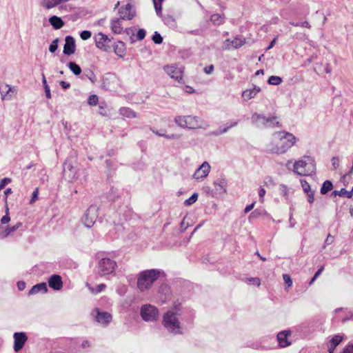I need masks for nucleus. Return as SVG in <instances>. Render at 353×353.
<instances>
[{
	"instance_id": "62",
	"label": "nucleus",
	"mask_w": 353,
	"mask_h": 353,
	"mask_svg": "<svg viewBox=\"0 0 353 353\" xmlns=\"http://www.w3.org/2000/svg\"><path fill=\"white\" fill-rule=\"evenodd\" d=\"M17 288L20 291L23 290L26 288V283L24 281H19L17 283Z\"/></svg>"
},
{
	"instance_id": "56",
	"label": "nucleus",
	"mask_w": 353,
	"mask_h": 353,
	"mask_svg": "<svg viewBox=\"0 0 353 353\" xmlns=\"http://www.w3.org/2000/svg\"><path fill=\"white\" fill-rule=\"evenodd\" d=\"M342 353H353V344L347 345L343 350Z\"/></svg>"
},
{
	"instance_id": "5",
	"label": "nucleus",
	"mask_w": 353,
	"mask_h": 353,
	"mask_svg": "<svg viewBox=\"0 0 353 353\" xmlns=\"http://www.w3.org/2000/svg\"><path fill=\"white\" fill-rule=\"evenodd\" d=\"M163 324L167 330L171 333L174 334L182 333L176 313L172 311H168L164 314L163 317Z\"/></svg>"
},
{
	"instance_id": "29",
	"label": "nucleus",
	"mask_w": 353,
	"mask_h": 353,
	"mask_svg": "<svg viewBox=\"0 0 353 353\" xmlns=\"http://www.w3.org/2000/svg\"><path fill=\"white\" fill-rule=\"evenodd\" d=\"M119 114L123 117H126L128 118H135L137 117V114L132 110L129 108L123 107L119 109Z\"/></svg>"
},
{
	"instance_id": "61",
	"label": "nucleus",
	"mask_w": 353,
	"mask_h": 353,
	"mask_svg": "<svg viewBox=\"0 0 353 353\" xmlns=\"http://www.w3.org/2000/svg\"><path fill=\"white\" fill-rule=\"evenodd\" d=\"M180 137L181 136L176 134H171L165 136V138L168 139H179Z\"/></svg>"
},
{
	"instance_id": "20",
	"label": "nucleus",
	"mask_w": 353,
	"mask_h": 353,
	"mask_svg": "<svg viewBox=\"0 0 353 353\" xmlns=\"http://www.w3.org/2000/svg\"><path fill=\"white\" fill-rule=\"evenodd\" d=\"M267 117L262 114L254 113L251 117L252 123L256 127L265 128Z\"/></svg>"
},
{
	"instance_id": "48",
	"label": "nucleus",
	"mask_w": 353,
	"mask_h": 353,
	"mask_svg": "<svg viewBox=\"0 0 353 353\" xmlns=\"http://www.w3.org/2000/svg\"><path fill=\"white\" fill-rule=\"evenodd\" d=\"M88 103L90 105H96L98 103V97L95 94L90 95L88 98Z\"/></svg>"
},
{
	"instance_id": "31",
	"label": "nucleus",
	"mask_w": 353,
	"mask_h": 353,
	"mask_svg": "<svg viewBox=\"0 0 353 353\" xmlns=\"http://www.w3.org/2000/svg\"><path fill=\"white\" fill-rule=\"evenodd\" d=\"M332 188H333L332 183L330 181L327 180V181L323 182V185H322V186L321 188V194H325L328 192L332 190Z\"/></svg>"
},
{
	"instance_id": "18",
	"label": "nucleus",
	"mask_w": 353,
	"mask_h": 353,
	"mask_svg": "<svg viewBox=\"0 0 353 353\" xmlns=\"http://www.w3.org/2000/svg\"><path fill=\"white\" fill-rule=\"evenodd\" d=\"M187 128L190 129H198L202 128V121L201 118L196 116H186Z\"/></svg>"
},
{
	"instance_id": "42",
	"label": "nucleus",
	"mask_w": 353,
	"mask_h": 353,
	"mask_svg": "<svg viewBox=\"0 0 353 353\" xmlns=\"http://www.w3.org/2000/svg\"><path fill=\"white\" fill-rule=\"evenodd\" d=\"M59 42V39L57 38L52 41L51 44L49 46V51L52 53H54L58 48V43Z\"/></svg>"
},
{
	"instance_id": "35",
	"label": "nucleus",
	"mask_w": 353,
	"mask_h": 353,
	"mask_svg": "<svg viewBox=\"0 0 353 353\" xmlns=\"http://www.w3.org/2000/svg\"><path fill=\"white\" fill-rule=\"evenodd\" d=\"M87 286L88 287L90 291L94 294H98L104 290L106 288V285L103 283L98 285L95 288L91 287L88 283L87 284Z\"/></svg>"
},
{
	"instance_id": "32",
	"label": "nucleus",
	"mask_w": 353,
	"mask_h": 353,
	"mask_svg": "<svg viewBox=\"0 0 353 353\" xmlns=\"http://www.w3.org/2000/svg\"><path fill=\"white\" fill-rule=\"evenodd\" d=\"M256 95V92L253 91L252 89L245 90L242 92V98L245 101L254 98Z\"/></svg>"
},
{
	"instance_id": "52",
	"label": "nucleus",
	"mask_w": 353,
	"mask_h": 353,
	"mask_svg": "<svg viewBox=\"0 0 353 353\" xmlns=\"http://www.w3.org/2000/svg\"><path fill=\"white\" fill-rule=\"evenodd\" d=\"M145 31L143 29H139L137 33V38L138 40L141 41L145 37Z\"/></svg>"
},
{
	"instance_id": "10",
	"label": "nucleus",
	"mask_w": 353,
	"mask_h": 353,
	"mask_svg": "<svg viewBox=\"0 0 353 353\" xmlns=\"http://www.w3.org/2000/svg\"><path fill=\"white\" fill-rule=\"evenodd\" d=\"M163 70L172 79H175L179 83L182 82L183 70L181 68H178L175 65H168L163 67Z\"/></svg>"
},
{
	"instance_id": "3",
	"label": "nucleus",
	"mask_w": 353,
	"mask_h": 353,
	"mask_svg": "<svg viewBox=\"0 0 353 353\" xmlns=\"http://www.w3.org/2000/svg\"><path fill=\"white\" fill-rule=\"evenodd\" d=\"M315 170V161L309 156H304L302 159L295 161L294 164V172L300 176L310 175L314 173Z\"/></svg>"
},
{
	"instance_id": "45",
	"label": "nucleus",
	"mask_w": 353,
	"mask_h": 353,
	"mask_svg": "<svg viewBox=\"0 0 353 353\" xmlns=\"http://www.w3.org/2000/svg\"><path fill=\"white\" fill-rule=\"evenodd\" d=\"M314 190H310L305 193L307 195V200L310 203H313L314 201Z\"/></svg>"
},
{
	"instance_id": "55",
	"label": "nucleus",
	"mask_w": 353,
	"mask_h": 353,
	"mask_svg": "<svg viewBox=\"0 0 353 353\" xmlns=\"http://www.w3.org/2000/svg\"><path fill=\"white\" fill-rule=\"evenodd\" d=\"M332 165L334 170L337 169L339 166V159L338 157H334L332 159Z\"/></svg>"
},
{
	"instance_id": "24",
	"label": "nucleus",
	"mask_w": 353,
	"mask_h": 353,
	"mask_svg": "<svg viewBox=\"0 0 353 353\" xmlns=\"http://www.w3.org/2000/svg\"><path fill=\"white\" fill-rule=\"evenodd\" d=\"M48 288L46 283H41L34 285L28 292L29 295L36 294L39 292L46 293Z\"/></svg>"
},
{
	"instance_id": "21",
	"label": "nucleus",
	"mask_w": 353,
	"mask_h": 353,
	"mask_svg": "<svg viewBox=\"0 0 353 353\" xmlns=\"http://www.w3.org/2000/svg\"><path fill=\"white\" fill-rule=\"evenodd\" d=\"M48 21L50 24L53 27L55 30H59L63 28L65 25L64 21L59 17L56 15L52 16L49 18Z\"/></svg>"
},
{
	"instance_id": "30",
	"label": "nucleus",
	"mask_w": 353,
	"mask_h": 353,
	"mask_svg": "<svg viewBox=\"0 0 353 353\" xmlns=\"http://www.w3.org/2000/svg\"><path fill=\"white\" fill-rule=\"evenodd\" d=\"M210 21L215 26H219L224 23V17L220 14H213L210 17Z\"/></svg>"
},
{
	"instance_id": "14",
	"label": "nucleus",
	"mask_w": 353,
	"mask_h": 353,
	"mask_svg": "<svg viewBox=\"0 0 353 353\" xmlns=\"http://www.w3.org/2000/svg\"><path fill=\"white\" fill-rule=\"evenodd\" d=\"M210 165L207 161H204L193 174V178L196 180H202L207 177L210 171Z\"/></svg>"
},
{
	"instance_id": "43",
	"label": "nucleus",
	"mask_w": 353,
	"mask_h": 353,
	"mask_svg": "<svg viewBox=\"0 0 353 353\" xmlns=\"http://www.w3.org/2000/svg\"><path fill=\"white\" fill-rule=\"evenodd\" d=\"M339 196L341 197H347L348 199L352 197V192L347 191L345 188H341L340 190H339Z\"/></svg>"
},
{
	"instance_id": "8",
	"label": "nucleus",
	"mask_w": 353,
	"mask_h": 353,
	"mask_svg": "<svg viewBox=\"0 0 353 353\" xmlns=\"http://www.w3.org/2000/svg\"><path fill=\"white\" fill-rule=\"evenodd\" d=\"M96 46L104 52H109L111 49V39L105 34L99 32L94 36Z\"/></svg>"
},
{
	"instance_id": "58",
	"label": "nucleus",
	"mask_w": 353,
	"mask_h": 353,
	"mask_svg": "<svg viewBox=\"0 0 353 353\" xmlns=\"http://www.w3.org/2000/svg\"><path fill=\"white\" fill-rule=\"evenodd\" d=\"M249 281L250 282H252V284L254 285L259 286L261 284L260 279L259 278H256V277H255V278H250V279H249Z\"/></svg>"
},
{
	"instance_id": "17",
	"label": "nucleus",
	"mask_w": 353,
	"mask_h": 353,
	"mask_svg": "<svg viewBox=\"0 0 353 353\" xmlns=\"http://www.w3.org/2000/svg\"><path fill=\"white\" fill-rule=\"evenodd\" d=\"M290 335V330H283L278 333L277 341L281 347H286L291 344V342L288 340Z\"/></svg>"
},
{
	"instance_id": "60",
	"label": "nucleus",
	"mask_w": 353,
	"mask_h": 353,
	"mask_svg": "<svg viewBox=\"0 0 353 353\" xmlns=\"http://www.w3.org/2000/svg\"><path fill=\"white\" fill-rule=\"evenodd\" d=\"M204 72L206 73V74H211L213 70H214V65H210L209 66H207V67H205L204 69H203Z\"/></svg>"
},
{
	"instance_id": "23",
	"label": "nucleus",
	"mask_w": 353,
	"mask_h": 353,
	"mask_svg": "<svg viewBox=\"0 0 353 353\" xmlns=\"http://www.w3.org/2000/svg\"><path fill=\"white\" fill-rule=\"evenodd\" d=\"M22 225V223L21 222H18L14 225L10 227L7 226L4 230L0 234V239H5L10 236L11 234H12L14 232H15L17 230H18L21 226Z\"/></svg>"
},
{
	"instance_id": "26",
	"label": "nucleus",
	"mask_w": 353,
	"mask_h": 353,
	"mask_svg": "<svg viewBox=\"0 0 353 353\" xmlns=\"http://www.w3.org/2000/svg\"><path fill=\"white\" fill-rule=\"evenodd\" d=\"M119 19H114L111 21V29L115 34H121L123 31V27Z\"/></svg>"
},
{
	"instance_id": "40",
	"label": "nucleus",
	"mask_w": 353,
	"mask_h": 353,
	"mask_svg": "<svg viewBox=\"0 0 353 353\" xmlns=\"http://www.w3.org/2000/svg\"><path fill=\"white\" fill-rule=\"evenodd\" d=\"M279 190L280 192V194L282 195L285 198V199H288V192L289 190L288 187L284 184H281L279 188Z\"/></svg>"
},
{
	"instance_id": "63",
	"label": "nucleus",
	"mask_w": 353,
	"mask_h": 353,
	"mask_svg": "<svg viewBox=\"0 0 353 353\" xmlns=\"http://www.w3.org/2000/svg\"><path fill=\"white\" fill-rule=\"evenodd\" d=\"M37 196H38V190L36 189L33 193H32V199L30 200V203H32L35 201V200L37 199Z\"/></svg>"
},
{
	"instance_id": "59",
	"label": "nucleus",
	"mask_w": 353,
	"mask_h": 353,
	"mask_svg": "<svg viewBox=\"0 0 353 353\" xmlns=\"http://www.w3.org/2000/svg\"><path fill=\"white\" fill-rule=\"evenodd\" d=\"M333 242H334V236L330 235V234H328L327 238H326V239H325V244L330 245Z\"/></svg>"
},
{
	"instance_id": "4",
	"label": "nucleus",
	"mask_w": 353,
	"mask_h": 353,
	"mask_svg": "<svg viewBox=\"0 0 353 353\" xmlns=\"http://www.w3.org/2000/svg\"><path fill=\"white\" fill-rule=\"evenodd\" d=\"M117 268V262L109 258L102 257L97 263V272L100 276L115 275V270Z\"/></svg>"
},
{
	"instance_id": "19",
	"label": "nucleus",
	"mask_w": 353,
	"mask_h": 353,
	"mask_svg": "<svg viewBox=\"0 0 353 353\" xmlns=\"http://www.w3.org/2000/svg\"><path fill=\"white\" fill-rule=\"evenodd\" d=\"M48 285L51 288L55 290H61L63 287L61 277L57 274L52 275L48 280Z\"/></svg>"
},
{
	"instance_id": "39",
	"label": "nucleus",
	"mask_w": 353,
	"mask_h": 353,
	"mask_svg": "<svg viewBox=\"0 0 353 353\" xmlns=\"http://www.w3.org/2000/svg\"><path fill=\"white\" fill-rule=\"evenodd\" d=\"M198 196L199 195L197 193H194L189 199L184 201V205L186 206L192 205L197 201Z\"/></svg>"
},
{
	"instance_id": "1",
	"label": "nucleus",
	"mask_w": 353,
	"mask_h": 353,
	"mask_svg": "<svg viewBox=\"0 0 353 353\" xmlns=\"http://www.w3.org/2000/svg\"><path fill=\"white\" fill-rule=\"evenodd\" d=\"M274 141L269 145L272 153L284 154L296 143V137L288 132H276L273 134Z\"/></svg>"
},
{
	"instance_id": "16",
	"label": "nucleus",
	"mask_w": 353,
	"mask_h": 353,
	"mask_svg": "<svg viewBox=\"0 0 353 353\" xmlns=\"http://www.w3.org/2000/svg\"><path fill=\"white\" fill-rule=\"evenodd\" d=\"M65 43L63 47V54L71 55L74 53L76 50L75 41L72 36H67L65 39Z\"/></svg>"
},
{
	"instance_id": "6",
	"label": "nucleus",
	"mask_w": 353,
	"mask_h": 353,
	"mask_svg": "<svg viewBox=\"0 0 353 353\" xmlns=\"http://www.w3.org/2000/svg\"><path fill=\"white\" fill-rule=\"evenodd\" d=\"M98 217V207L97 205H90L84 212L81 221L85 227L92 228Z\"/></svg>"
},
{
	"instance_id": "49",
	"label": "nucleus",
	"mask_w": 353,
	"mask_h": 353,
	"mask_svg": "<svg viewBox=\"0 0 353 353\" xmlns=\"http://www.w3.org/2000/svg\"><path fill=\"white\" fill-rule=\"evenodd\" d=\"M92 36V33L89 30H83L80 34V37L83 40H87L90 39Z\"/></svg>"
},
{
	"instance_id": "13",
	"label": "nucleus",
	"mask_w": 353,
	"mask_h": 353,
	"mask_svg": "<svg viewBox=\"0 0 353 353\" xmlns=\"http://www.w3.org/2000/svg\"><path fill=\"white\" fill-rule=\"evenodd\" d=\"M245 42V39L242 37H236L234 39H226L223 46L224 50L236 49L241 47Z\"/></svg>"
},
{
	"instance_id": "47",
	"label": "nucleus",
	"mask_w": 353,
	"mask_h": 353,
	"mask_svg": "<svg viewBox=\"0 0 353 353\" xmlns=\"http://www.w3.org/2000/svg\"><path fill=\"white\" fill-rule=\"evenodd\" d=\"M300 182L304 193L312 190L310 184L305 179H301Z\"/></svg>"
},
{
	"instance_id": "46",
	"label": "nucleus",
	"mask_w": 353,
	"mask_h": 353,
	"mask_svg": "<svg viewBox=\"0 0 353 353\" xmlns=\"http://www.w3.org/2000/svg\"><path fill=\"white\" fill-rule=\"evenodd\" d=\"M85 75L92 83H95L97 81V77L94 73L92 70H88L85 73Z\"/></svg>"
},
{
	"instance_id": "22",
	"label": "nucleus",
	"mask_w": 353,
	"mask_h": 353,
	"mask_svg": "<svg viewBox=\"0 0 353 353\" xmlns=\"http://www.w3.org/2000/svg\"><path fill=\"white\" fill-rule=\"evenodd\" d=\"M342 340H343L342 336H341L339 334L334 335L329 342V345H328L329 353H334V349L336 348V347L337 345H339L340 344V343L342 341Z\"/></svg>"
},
{
	"instance_id": "9",
	"label": "nucleus",
	"mask_w": 353,
	"mask_h": 353,
	"mask_svg": "<svg viewBox=\"0 0 353 353\" xmlns=\"http://www.w3.org/2000/svg\"><path fill=\"white\" fill-rule=\"evenodd\" d=\"M92 316L97 323L104 326L108 325L112 321V315L109 312L101 311L98 308L92 312Z\"/></svg>"
},
{
	"instance_id": "41",
	"label": "nucleus",
	"mask_w": 353,
	"mask_h": 353,
	"mask_svg": "<svg viewBox=\"0 0 353 353\" xmlns=\"http://www.w3.org/2000/svg\"><path fill=\"white\" fill-rule=\"evenodd\" d=\"M163 21L164 23L168 26H174L175 25V19L171 15L165 16L163 18Z\"/></svg>"
},
{
	"instance_id": "57",
	"label": "nucleus",
	"mask_w": 353,
	"mask_h": 353,
	"mask_svg": "<svg viewBox=\"0 0 353 353\" xmlns=\"http://www.w3.org/2000/svg\"><path fill=\"white\" fill-rule=\"evenodd\" d=\"M63 169L65 171L66 170L72 171V170L73 169V166L68 160H66L63 164Z\"/></svg>"
},
{
	"instance_id": "25",
	"label": "nucleus",
	"mask_w": 353,
	"mask_h": 353,
	"mask_svg": "<svg viewBox=\"0 0 353 353\" xmlns=\"http://www.w3.org/2000/svg\"><path fill=\"white\" fill-rule=\"evenodd\" d=\"M216 190L219 193H226L227 181L225 179H218L214 182Z\"/></svg>"
},
{
	"instance_id": "34",
	"label": "nucleus",
	"mask_w": 353,
	"mask_h": 353,
	"mask_svg": "<svg viewBox=\"0 0 353 353\" xmlns=\"http://www.w3.org/2000/svg\"><path fill=\"white\" fill-rule=\"evenodd\" d=\"M68 67H69L70 70L75 75H79L81 72V69L80 66L74 62H72V61L69 62Z\"/></svg>"
},
{
	"instance_id": "54",
	"label": "nucleus",
	"mask_w": 353,
	"mask_h": 353,
	"mask_svg": "<svg viewBox=\"0 0 353 353\" xmlns=\"http://www.w3.org/2000/svg\"><path fill=\"white\" fill-rule=\"evenodd\" d=\"M11 181V179L9 178H4L0 181V190H2L8 183Z\"/></svg>"
},
{
	"instance_id": "27",
	"label": "nucleus",
	"mask_w": 353,
	"mask_h": 353,
	"mask_svg": "<svg viewBox=\"0 0 353 353\" xmlns=\"http://www.w3.org/2000/svg\"><path fill=\"white\" fill-rule=\"evenodd\" d=\"M276 119L277 117L276 116L267 117L265 121V128L281 127V125L280 122L276 121Z\"/></svg>"
},
{
	"instance_id": "2",
	"label": "nucleus",
	"mask_w": 353,
	"mask_h": 353,
	"mask_svg": "<svg viewBox=\"0 0 353 353\" xmlns=\"http://www.w3.org/2000/svg\"><path fill=\"white\" fill-rule=\"evenodd\" d=\"M159 270L151 269L141 271L137 276V288L141 292L150 290L154 283L160 277Z\"/></svg>"
},
{
	"instance_id": "28",
	"label": "nucleus",
	"mask_w": 353,
	"mask_h": 353,
	"mask_svg": "<svg viewBox=\"0 0 353 353\" xmlns=\"http://www.w3.org/2000/svg\"><path fill=\"white\" fill-rule=\"evenodd\" d=\"M114 51L115 54L121 57L124 55L125 52V47L124 43L122 41H118L117 43H114L113 46Z\"/></svg>"
},
{
	"instance_id": "12",
	"label": "nucleus",
	"mask_w": 353,
	"mask_h": 353,
	"mask_svg": "<svg viewBox=\"0 0 353 353\" xmlns=\"http://www.w3.org/2000/svg\"><path fill=\"white\" fill-rule=\"evenodd\" d=\"M17 92V89L14 86H11L8 84H3L0 85V94L2 100H10Z\"/></svg>"
},
{
	"instance_id": "11",
	"label": "nucleus",
	"mask_w": 353,
	"mask_h": 353,
	"mask_svg": "<svg viewBox=\"0 0 353 353\" xmlns=\"http://www.w3.org/2000/svg\"><path fill=\"white\" fill-rule=\"evenodd\" d=\"M14 339V350L16 352H19L24 346L28 341V336L23 332H15L13 334Z\"/></svg>"
},
{
	"instance_id": "51",
	"label": "nucleus",
	"mask_w": 353,
	"mask_h": 353,
	"mask_svg": "<svg viewBox=\"0 0 353 353\" xmlns=\"http://www.w3.org/2000/svg\"><path fill=\"white\" fill-rule=\"evenodd\" d=\"M283 279L284 282L286 285H288V287H291L292 285V281L291 279V277L286 274H283Z\"/></svg>"
},
{
	"instance_id": "44",
	"label": "nucleus",
	"mask_w": 353,
	"mask_h": 353,
	"mask_svg": "<svg viewBox=\"0 0 353 353\" xmlns=\"http://www.w3.org/2000/svg\"><path fill=\"white\" fill-rule=\"evenodd\" d=\"M152 39L156 44H161L163 42V37L158 32H154Z\"/></svg>"
},
{
	"instance_id": "50",
	"label": "nucleus",
	"mask_w": 353,
	"mask_h": 353,
	"mask_svg": "<svg viewBox=\"0 0 353 353\" xmlns=\"http://www.w3.org/2000/svg\"><path fill=\"white\" fill-rule=\"evenodd\" d=\"M290 23L293 26H301L310 28V26L307 21H303V22H290Z\"/></svg>"
},
{
	"instance_id": "15",
	"label": "nucleus",
	"mask_w": 353,
	"mask_h": 353,
	"mask_svg": "<svg viewBox=\"0 0 353 353\" xmlns=\"http://www.w3.org/2000/svg\"><path fill=\"white\" fill-rule=\"evenodd\" d=\"M120 19L122 20H131L134 17V12L132 10V6L130 3L122 6L119 10Z\"/></svg>"
},
{
	"instance_id": "64",
	"label": "nucleus",
	"mask_w": 353,
	"mask_h": 353,
	"mask_svg": "<svg viewBox=\"0 0 353 353\" xmlns=\"http://www.w3.org/2000/svg\"><path fill=\"white\" fill-rule=\"evenodd\" d=\"M265 194V190L263 188H261L259 191V196L260 200L263 201Z\"/></svg>"
},
{
	"instance_id": "53",
	"label": "nucleus",
	"mask_w": 353,
	"mask_h": 353,
	"mask_svg": "<svg viewBox=\"0 0 353 353\" xmlns=\"http://www.w3.org/2000/svg\"><path fill=\"white\" fill-rule=\"evenodd\" d=\"M10 221V217L9 216V214H8V208H7L6 209V215H4L1 219V223L2 224H6L8 223L9 221Z\"/></svg>"
},
{
	"instance_id": "7",
	"label": "nucleus",
	"mask_w": 353,
	"mask_h": 353,
	"mask_svg": "<svg viewBox=\"0 0 353 353\" xmlns=\"http://www.w3.org/2000/svg\"><path fill=\"white\" fill-rule=\"evenodd\" d=\"M158 316L159 311L154 305H144L141 308V316L145 321H155Z\"/></svg>"
},
{
	"instance_id": "36",
	"label": "nucleus",
	"mask_w": 353,
	"mask_h": 353,
	"mask_svg": "<svg viewBox=\"0 0 353 353\" xmlns=\"http://www.w3.org/2000/svg\"><path fill=\"white\" fill-rule=\"evenodd\" d=\"M152 1H153L154 7L157 14L159 17H161V15H162V2L163 1H160L159 0H152Z\"/></svg>"
},
{
	"instance_id": "38",
	"label": "nucleus",
	"mask_w": 353,
	"mask_h": 353,
	"mask_svg": "<svg viewBox=\"0 0 353 353\" xmlns=\"http://www.w3.org/2000/svg\"><path fill=\"white\" fill-rule=\"evenodd\" d=\"M229 129L228 125H225V127L221 126L218 130L211 132L210 134L213 136H219L226 133Z\"/></svg>"
},
{
	"instance_id": "33",
	"label": "nucleus",
	"mask_w": 353,
	"mask_h": 353,
	"mask_svg": "<svg viewBox=\"0 0 353 353\" xmlns=\"http://www.w3.org/2000/svg\"><path fill=\"white\" fill-rule=\"evenodd\" d=\"M175 123L183 128H187L186 116H177L174 119Z\"/></svg>"
},
{
	"instance_id": "37",
	"label": "nucleus",
	"mask_w": 353,
	"mask_h": 353,
	"mask_svg": "<svg viewBox=\"0 0 353 353\" xmlns=\"http://www.w3.org/2000/svg\"><path fill=\"white\" fill-rule=\"evenodd\" d=\"M268 82L270 85H278L282 83V79L278 76H271Z\"/></svg>"
}]
</instances>
